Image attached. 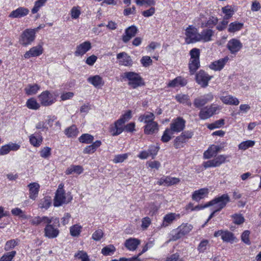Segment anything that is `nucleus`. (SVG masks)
Instances as JSON below:
<instances>
[{
	"label": "nucleus",
	"instance_id": "1",
	"mask_svg": "<svg viewBox=\"0 0 261 261\" xmlns=\"http://www.w3.org/2000/svg\"><path fill=\"white\" fill-rule=\"evenodd\" d=\"M186 127V121L180 117L173 119L170 124V128H166L161 138L164 143L169 142L174 134L182 132Z\"/></svg>",
	"mask_w": 261,
	"mask_h": 261
},
{
	"label": "nucleus",
	"instance_id": "2",
	"mask_svg": "<svg viewBox=\"0 0 261 261\" xmlns=\"http://www.w3.org/2000/svg\"><path fill=\"white\" fill-rule=\"evenodd\" d=\"M72 199V196L70 193L65 194L63 189V185L60 184L56 192L54 205L55 206H60L64 203H69Z\"/></svg>",
	"mask_w": 261,
	"mask_h": 261
},
{
	"label": "nucleus",
	"instance_id": "3",
	"mask_svg": "<svg viewBox=\"0 0 261 261\" xmlns=\"http://www.w3.org/2000/svg\"><path fill=\"white\" fill-rule=\"evenodd\" d=\"M230 201V198L228 194H223L220 196L215 198L204 205V207L213 206L214 209L220 211Z\"/></svg>",
	"mask_w": 261,
	"mask_h": 261
},
{
	"label": "nucleus",
	"instance_id": "4",
	"mask_svg": "<svg viewBox=\"0 0 261 261\" xmlns=\"http://www.w3.org/2000/svg\"><path fill=\"white\" fill-rule=\"evenodd\" d=\"M123 78L127 79L128 82V85L132 88L135 89L139 86L144 85V82L142 78L139 75V74L134 72H126L124 73Z\"/></svg>",
	"mask_w": 261,
	"mask_h": 261
},
{
	"label": "nucleus",
	"instance_id": "5",
	"mask_svg": "<svg viewBox=\"0 0 261 261\" xmlns=\"http://www.w3.org/2000/svg\"><path fill=\"white\" fill-rule=\"evenodd\" d=\"M39 28L36 29H28L24 30L20 36L19 43L23 46L32 44L35 39L36 32Z\"/></svg>",
	"mask_w": 261,
	"mask_h": 261
},
{
	"label": "nucleus",
	"instance_id": "6",
	"mask_svg": "<svg viewBox=\"0 0 261 261\" xmlns=\"http://www.w3.org/2000/svg\"><path fill=\"white\" fill-rule=\"evenodd\" d=\"M222 107L216 104H212L209 106L202 108L199 113V117L201 120H206L217 113V111H220Z\"/></svg>",
	"mask_w": 261,
	"mask_h": 261
},
{
	"label": "nucleus",
	"instance_id": "7",
	"mask_svg": "<svg viewBox=\"0 0 261 261\" xmlns=\"http://www.w3.org/2000/svg\"><path fill=\"white\" fill-rule=\"evenodd\" d=\"M193 132L191 130L183 132L181 134L176 137L174 140V146L176 149L184 147V144L192 138L193 136Z\"/></svg>",
	"mask_w": 261,
	"mask_h": 261
},
{
	"label": "nucleus",
	"instance_id": "8",
	"mask_svg": "<svg viewBox=\"0 0 261 261\" xmlns=\"http://www.w3.org/2000/svg\"><path fill=\"white\" fill-rule=\"evenodd\" d=\"M39 100L43 106H49L56 101V95L53 92L45 91L42 92L38 96Z\"/></svg>",
	"mask_w": 261,
	"mask_h": 261
},
{
	"label": "nucleus",
	"instance_id": "9",
	"mask_svg": "<svg viewBox=\"0 0 261 261\" xmlns=\"http://www.w3.org/2000/svg\"><path fill=\"white\" fill-rule=\"evenodd\" d=\"M186 42L187 44L199 42V33L196 28L189 25L186 30Z\"/></svg>",
	"mask_w": 261,
	"mask_h": 261
},
{
	"label": "nucleus",
	"instance_id": "10",
	"mask_svg": "<svg viewBox=\"0 0 261 261\" xmlns=\"http://www.w3.org/2000/svg\"><path fill=\"white\" fill-rule=\"evenodd\" d=\"M193 226L190 224H182L179 226L175 231V234H173L171 241H176L182 237L189 233L193 229Z\"/></svg>",
	"mask_w": 261,
	"mask_h": 261
},
{
	"label": "nucleus",
	"instance_id": "11",
	"mask_svg": "<svg viewBox=\"0 0 261 261\" xmlns=\"http://www.w3.org/2000/svg\"><path fill=\"white\" fill-rule=\"evenodd\" d=\"M213 99V94L212 93H208L196 98L193 104L196 108H199L211 102Z\"/></svg>",
	"mask_w": 261,
	"mask_h": 261
},
{
	"label": "nucleus",
	"instance_id": "12",
	"mask_svg": "<svg viewBox=\"0 0 261 261\" xmlns=\"http://www.w3.org/2000/svg\"><path fill=\"white\" fill-rule=\"evenodd\" d=\"M227 158H228L227 155H220L213 160L203 162V166L205 168L219 167L225 162Z\"/></svg>",
	"mask_w": 261,
	"mask_h": 261
},
{
	"label": "nucleus",
	"instance_id": "13",
	"mask_svg": "<svg viewBox=\"0 0 261 261\" xmlns=\"http://www.w3.org/2000/svg\"><path fill=\"white\" fill-rule=\"evenodd\" d=\"M226 47L231 54L236 55L243 48V44L240 40L232 38L228 41Z\"/></svg>",
	"mask_w": 261,
	"mask_h": 261
},
{
	"label": "nucleus",
	"instance_id": "14",
	"mask_svg": "<svg viewBox=\"0 0 261 261\" xmlns=\"http://www.w3.org/2000/svg\"><path fill=\"white\" fill-rule=\"evenodd\" d=\"M43 52V43H40L37 46L31 48L29 50L25 52L23 56L25 59H29L31 57L39 56Z\"/></svg>",
	"mask_w": 261,
	"mask_h": 261
},
{
	"label": "nucleus",
	"instance_id": "15",
	"mask_svg": "<svg viewBox=\"0 0 261 261\" xmlns=\"http://www.w3.org/2000/svg\"><path fill=\"white\" fill-rule=\"evenodd\" d=\"M212 76H210L207 73L203 70H200L196 74V82L202 87H206L208 85V82Z\"/></svg>",
	"mask_w": 261,
	"mask_h": 261
},
{
	"label": "nucleus",
	"instance_id": "16",
	"mask_svg": "<svg viewBox=\"0 0 261 261\" xmlns=\"http://www.w3.org/2000/svg\"><path fill=\"white\" fill-rule=\"evenodd\" d=\"M44 236L48 239L57 238L59 234L60 231L55 226L51 223L46 225L44 229Z\"/></svg>",
	"mask_w": 261,
	"mask_h": 261
},
{
	"label": "nucleus",
	"instance_id": "17",
	"mask_svg": "<svg viewBox=\"0 0 261 261\" xmlns=\"http://www.w3.org/2000/svg\"><path fill=\"white\" fill-rule=\"evenodd\" d=\"M91 48L90 41H85L76 47L74 55L76 57L82 56Z\"/></svg>",
	"mask_w": 261,
	"mask_h": 261
},
{
	"label": "nucleus",
	"instance_id": "18",
	"mask_svg": "<svg viewBox=\"0 0 261 261\" xmlns=\"http://www.w3.org/2000/svg\"><path fill=\"white\" fill-rule=\"evenodd\" d=\"M53 217L49 218L47 216H37L30 220V222L33 225H48L53 221Z\"/></svg>",
	"mask_w": 261,
	"mask_h": 261
},
{
	"label": "nucleus",
	"instance_id": "19",
	"mask_svg": "<svg viewBox=\"0 0 261 261\" xmlns=\"http://www.w3.org/2000/svg\"><path fill=\"white\" fill-rule=\"evenodd\" d=\"M117 59L119 61V65L130 66L133 64V61L130 56L125 52L118 54L117 55Z\"/></svg>",
	"mask_w": 261,
	"mask_h": 261
},
{
	"label": "nucleus",
	"instance_id": "20",
	"mask_svg": "<svg viewBox=\"0 0 261 261\" xmlns=\"http://www.w3.org/2000/svg\"><path fill=\"white\" fill-rule=\"evenodd\" d=\"M29 13L28 9L24 7H19L13 10L8 17L11 18H19L27 16Z\"/></svg>",
	"mask_w": 261,
	"mask_h": 261
},
{
	"label": "nucleus",
	"instance_id": "21",
	"mask_svg": "<svg viewBox=\"0 0 261 261\" xmlns=\"http://www.w3.org/2000/svg\"><path fill=\"white\" fill-rule=\"evenodd\" d=\"M20 147L19 144L13 143H9L3 145L0 147V155H5L8 154L11 151H17L20 148Z\"/></svg>",
	"mask_w": 261,
	"mask_h": 261
},
{
	"label": "nucleus",
	"instance_id": "22",
	"mask_svg": "<svg viewBox=\"0 0 261 261\" xmlns=\"http://www.w3.org/2000/svg\"><path fill=\"white\" fill-rule=\"evenodd\" d=\"M120 121H116L114 124L110 125L109 132L113 136H118L121 134L124 130V126L120 123Z\"/></svg>",
	"mask_w": 261,
	"mask_h": 261
},
{
	"label": "nucleus",
	"instance_id": "23",
	"mask_svg": "<svg viewBox=\"0 0 261 261\" xmlns=\"http://www.w3.org/2000/svg\"><path fill=\"white\" fill-rule=\"evenodd\" d=\"M138 29L136 27L132 25L125 30V35L122 36V41L127 43L137 33Z\"/></svg>",
	"mask_w": 261,
	"mask_h": 261
},
{
	"label": "nucleus",
	"instance_id": "24",
	"mask_svg": "<svg viewBox=\"0 0 261 261\" xmlns=\"http://www.w3.org/2000/svg\"><path fill=\"white\" fill-rule=\"evenodd\" d=\"M29 189V197L32 200H35L38 197L40 189V185L37 182H32L28 186Z\"/></svg>",
	"mask_w": 261,
	"mask_h": 261
},
{
	"label": "nucleus",
	"instance_id": "25",
	"mask_svg": "<svg viewBox=\"0 0 261 261\" xmlns=\"http://www.w3.org/2000/svg\"><path fill=\"white\" fill-rule=\"evenodd\" d=\"M229 58L228 57H226L224 58L220 59L218 61L213 62L210 65L209 67L213 70L215 71L221 70L228 62Z\"/></svg>",
	"mask_w": 261,
	"mask_h": 261
},
{
	"label": "nucleus",
	"instance_id": "26",
	"mask_svg": "<svg viewBox=\"0 0 261 261\" xmlns=\"http://www.w3.org/2000/svg\"><path fill=\"white\" fill-rule=\"evenodd\" d=\"M214 34V32L212 30L210 29H204L199 33V42H207L211 41L212 40V38Z\"/></svg>",
	"mask_w": 261,
	"mask_h": 261
},
{
	"label": "nucleus",
	"instance_id": "27",
	"mask_svg": "<svg viewBox=\"0 0 261 261\" xmlns=\"http://www.w3.org/2000/svg\"><path fill=\"white\" fill-rule=\"evenodd\" d=\"M179 218V214L175 213H169L165 215L162 224V226L166 227L172 224L174 220Z\"/></svg>",
	"mask_w": 261,
	"mask_h": 261
},
{
	"label": "nucleus",
	"instance_id": "28",
	"mask_svg": "<svg viewBox=\"0 0 261 261\" xmlns=\"http://www.w3.org/2000/svg\"><path fill=\"white\" fill-rule=\"evenodd\" d=\"M140 244V241L139 239L131 238L126 240L124 246L129 251H134Z\"/></svg>",
	"mask_w": 261,
	"mask_h": 261
},
{
	"label": "nucleus",
	"instance_id": "29",
	"mask_svg": "<svg viewBox=\"0 0 261 261\" xmlns=\"http://www.w3.org/2000/svg\"><path fill=\"white\" fill-rule=\"evenodd\" d=\"M208 193V190L207 188H202L198 190L195 191L192 195L193 200L199 201L204 198Z\"/></svg>",
	"mask_w": 261,
	"mask_h": 261
},
{
	"label": "nucleus",
	"instance_id": "30",
	"mask_svg": "<svg viewBox=\"0 0 261 261\" xmlns=\"http://www.w3.org/2000/svg\"><path fill=\"white\" fill-rule=\"evenodd\" d=\"M29 140L31 145L38 147L42 144L43 138L40 133H35L30 136Z\"/></svg>",
	"mask_w": 261,
	"mask_h": 261
},
{
	"label": "nucleus",
	"instance_id": "31",
	"mask_svg": "<svg viewBox=\"0 0 261 261\" xmlns=\"http://www.w3.org/2000/svg\"><path fill=\"white\" fill-rule=\"evenodd\" d=\"M159 130L158 123L153 121V122L146 124L144 127V133L147 135H152L158 133Z\"/></svg>",
	"mask_w": 261,
	"mask_h": 261
},
{
	"label": "nucleus",
	"instance_id": "32",
	"mask_svg": "<svg viewBox=\"0 0 261 261\" xmlns=\"http://www.w3.org/2000/svg\"><path fill=\"white\" fill-rule=\"evenodd\" d=\"M221 100L226 105L237 106L239 104V100L238 98L232 95L221 96L220 97Z\"/></svg>",
	"mask_w": 261,
	"mask_h": 261
},
{
	"label": "nucleus",
	"instance_id": "33",
	"mask_svg": "<svg viewBox=\"0 0 261 261\" xmlns=\"http://www.w3.org/2000/svg\"><path fill=\"white\" fill-rule=\"evenodd\" d=\"M101 142L100 140H97L92 142V144L87 146L83 150V153L85 154L93 153L96 149L100 146Z\"/></svg>",
	"mask_w": 261,
	"mask_h": 261
},
{
	"label": "nucleus",
	"instance_id": "34",
	"mask_svg": "<svg viewBox=\"0 0 261 261\" xmlns=\"http://www.w3.org/2000/svg\"><path fill=\"white\" fill-rule=\"evenodd\" d=\"M187 84V81L185 78L181 76H178L170 81L168 84V86L170 87H176L179 86L182 87L185 86Z\"/></svg>",
	"mask_w": 261,
	"mask_h": 261
},
{
	"label": "nucleus",
	"instance_id": "35",
	"mask_svg": "<svg viewBox=\"0 0 261 261\" xmlns=\"http://www.w3.org/2000/svg\"><path fill=\"white\" fill-rule=\"evenodd\" d=\"M154 118L155 116L152 113L147 112L144 114L141 115L139 117L138 119L140 122H143L147 124L153 122L154 120Z\"/></svg>",
	"mask_w": 261,
	"mask_h": 261
},
{
	"label": "nucleus",
	"instance_id": "36",
	"mask_svg": "<svg viewBox=\"0 0 261 261\" xmlns=\"http://www.w3.org/2000/svg\"><path fill=\"white\" fill-rule=\"evenodd\" d=\"M221 147L218 145H213L209 147V148L204 152L203 156L205 159H210L214 155H215L216 153L220 150Z\"/></svg>",
	"mask_w": 261,
	"mask_h": 261
},
{
	"label": "nucleus",
	"instance_id": "37",
	"mask_svg": "<svg viewBox=\"0 0 261 261\" xmlns=\"http://www.w3.org/2000/svg\"><path fill=\"white\" fill-rule=\"evenodd\" d=\"M87 80L95 87L101 86L104 84L102 77L98 75L90 76Z\"/></svg>",
	"mask_w": 261,
	"mask_h": 261
},
{
	"label": "nucleus",
	"instance_id": "38",
	"mask_svg": "<svg viewBox=\"0 0 261 261\" xmlns=\"http://www.w3.org/2000/svg\"><path fill=\"white\" fill-rule=\"evenodd\" d=\"M40 88V86L37 84H29L24 88V91L28 95H33L36 94Z\"/></svg>",
	"mask_w": 261,
	"mask_h": 261
},
{
	"label": "nucleus",
	"instance_id": "39",
	"mask_svg": "<svg viewBox=\"0 0 261 261\" xmlns=\"http://www.w3.org/2000/svg\"><path fill=\"white\" fill-rule=\"evenodd\" d=\"M83 171L84 169L81 166L71 165L66 169L65 173L67 175H69L72 173L80 174L83 172Z\"/></svg>",
	"mask_w": 261,
	"mask_h": 261
},
{
	"label": "nucleus",
	"instance_id": "40",
	"mask_svg": "<svg viewBox=\"0 0 261 261\" xmlns=\"http://www.w3.org/2000/svg\"><path fill=\"white\" fill-rule=\"evenodd\" d=\"M236 238L232 232L228 230L224 231L223 236H222V240L223 242L233 243L236 242Z\"/></svg>",
	"mask_w": 261,
	"mask_h": 261
},
{
	"label": "nucleus",
	"instance_id": "41",
	"mask_svg": "<svg viewBox=\"0 0 261 261\" xmlns=\"http://www.w3.org/2000/svg\"><path fill=\"white\" fill-rule=\"evenodd\" d=\"M79 132L75 125H72L67 127L64 131L65 134L68 138L75 137L77 136Z\"/></svg>",
	"mask_w": 261,
	"mask_h": 261
},
{
	"label": "nucleus",
	"instance_id": "42",
	"mask_svg": "<svg viewBox=\"0 0 261 261\" xmlns=\"http://www.w3.org/2000/svg\"><path fill=\"white\" fill-rule=\"evenodd\" d=\"M94 137L89 134H84L79 138V141L84 144H91L93 142Z\"/></svg>",
	"mask_w": 261,
	"mask_h": 261
},
{
	"label": "nucleus",
	"instance_id": "43",
	"mask_svg": "<svg viewBox=\"0 0 261 261\" xmlns=\"http://www.w3.org/2000/svg\"><path fill=\"white\" fill-rule=\"evenodd\" d=\"M175 99L180 103H186L189 106H191V102L190 101L189 96L187 94H177L175 96Z\"/></svg>",
	"mask_w": 261,
	"mask_h": 261
},
{
	"label": "nucleus",
	"instance_id": "44",
	"mask_svg": "<svg viewBox=\"0 0 261 261\" xmlns=\"http://www.w3.org/2000/svg\"><path fill=\"white\" fill-rule=\"evenodd\" d=\"M243 27V23L234 21L229 24L228 31L230 33H234L240 31Z\"/></svg>",
	"mask_w": 261,
	"mask_h": 261
},
{
	"label": "nucleus",
	"instance_id": "45",
	"mask_svg": "<svg viewBox=\"0 0 261 261\" xmlns=\"http://www.w3.org/2000/svg\"><path fill=\"white\" fill-rule=\"evenodd\" d=\"M116 248L113 245H109L101 249V253L105 256H110L114 254Z\"/></svg>",
	"mask_w": 261,
	"mask_h": 261
},
{
	"label": "nucleus",
	"instance_id": "46",
	"mask_svg": "<svg viewBox=\"0 0 261 261\" xmlns=\"http://www.w3.org/2000/svg\"><path fill=\"white\" fill-rule=\"evenodd\" d=\"M26 106L29 109L38 110L40 107V104L34 98L29 99L27 102Z\"/></svg>",
	"mask_w": 261,
	"mask_h": 261
},
{
	"label": "nucleus",
	"instance_id": "47",
	"mask_svg": "<svg viewBox=\"0 0 261 261\" xmlns=\"http://www.w3.org/2000/svg\"><path fill=\"white\" fill-rule=\"evenodd\" d=\"M200 67L199 60H190L189 68L191 74H193Z\"/></svg>",
	"mask_w": 261,
	"mask_h": 261
},
{
	"label": "nucleus",
	"instance_id": "48",
	"mask_svg": "<svg viewBox=\"0 0 261 261\" xmlns=\"http://www.w3.org/2000/svg\"><path fill=\"white\" fill-rule=\"evenodd\" d=\"M222 12L225 14L224 19L228 20L234 14V11L231 7L227 6L222 8Z\"/></svg>",
	"mask_w": 261,
	"mask_h": 261
},
{
	"label": "nucleus",
	"instance_id": "49",
	"mask_svg": "<svg viewBox=\"0 0 261 261\" xmlns=\"http://www.w3.org/2000/svg\"><path fill=\"white\" fill-rule=\"evenodd\" d=\"M51 200L49 197H45L41 199L39 203V206L41 208L47 210L50 205Z\"/></svg>",
	"mask_w": 261,
	"mask_h": 261
},
{
	"label": "nucleus",
	"instance_id": "50",
	"mask_svg": "<svg viewBox=\"0 0 261 261\" xmlns=\"http://www.w3.org/2000/svg\"><path fill=\"white\" fill-rule=\"evenodd\" d=\"M255 144V142L252 140H247L241 142L238 146L239 149L245 150L249 147H253Z\"/></svg>",
	"mask_w": 261,
	"mask_h": 261
},
{
	"label": "nucleus",
	"instance_id": "51",
	"mask_svg": "<svg viewBox=\"0 0 261 261\" xmlns=\"http://www.w3.org/2000/svg\"><path fill=\"white\" fill-rule=\"evenodd\" d=\"M51 149L50 147L46 146L42 148L39 153L41 158L44 159H48L51 155Z\"/></svg>",
	"mask_w": 261,
	"mask_h": 261
},
{
	"label": "nucleus",
	"instance_id": "52",
	"mask_svg": "<svg viewBox=\"0 0 261 261\" xmlns=\"http://www.w3.org/2000/svg\"><path fill=\"white\" fill-rule=\"evenodd\" d=\"M129 154V153H124V154L115 155L113 160V162L116 164L119 163H122L126 159H127Z\"/></svg>",
	"mask_w": 261,
	"mask_h": 261
},
{
	"label": "nucleus",
	"instance_id": "53",
	"mask_svg": "<svg viewBox=\"0 0 261 261\" xmlns=\"http://www.w3.org/2000/svg\"><path fill=\"white\" fill-rule=\"evenodd\" d=\"M218 22V19L216 17H212L210 18L205 23H202L201 24V28H210L213 25H216Z\"/></svg>",
	"mask_w": 261,
	"mask_h": 261
},
{
	"label": "nucleus",
	"instance_id": "54",
	"mask_svg": "<svg viewBox=\"0 0 261 261\" xmlns=\"http://www.w3.org/2000/svg\"><path fill=\"white\" fill-rule=\"evenodd\" d=\"M82 227L79 225L75 224L70 228V233L73 237H77L80 234Z\"/></svg>",
	"mask_w": 261,
	"mask_h": 261
},
{
	"label": "nucleus",
	"instance_id": "55",
	"mask_svg": "<svg viewBox=\"0 0 261 261\" xmlns=\"http://www.w3.org/2000/svg\"><path fill=\"white\" fill-rule=\"evenodd\" d=\"M47 0H38L35 3L34 7L32 10V12L33 14L36 13L40 9V8L43 6Z\"/></svg>",
	"mask_w": 261,
	"mask_h": 261
},
{
	"label": "nucleus",
	"instance_id": "56",
	"mask_svg": "<svg viewBox=\"0 0 261 261\" xmlns=\"http://www.w3.org/2000/svg\"><path fill=\"white\" fill-rule=\"evenodd\" d=\"M165 186H166L176 185L180 181V179L178 178L172 177H170V176H165Z\"/></svg>",
	"mask_w": 261,
	"mask_h": 261
},
{
	"label": "nucleus",
	"instance_id": "57",
	"mask_svg": "<svg viewBox=\"0 0 261 261\" xmlns=\"http://www.w3.org/2000/svg\"><path fill=\"white\" fill-rule=\"evenodd\" d=\"M16 253L15 251L7 252L1 257L0 261H11Z\"/></svg>",
	"mask_w": 261,
	"mask_h": 261
},
{
	"label": "nucleus",
	"instance_id": "58",
	"mask_svg": "<svg viewBox=\"0 0 261 261\" xmlns=\"http://www.w3.org/2000/svg\"><path fill=\"white\" fill-rule=\"evenodd\" d=\"M191 58L190 60H199L200 50L196 48L192 49L190 51Z\"/></svg>",
	"mask_w": 261,
	"mask_h": 261
},
{
	"label": "nucleus",
	"instance_id": "59",
	"mask_svg": "<svg viewBox=\"0 0 261 261\" xmlns=\"http://www.w3.org/2000/svg\"><path fill=\"white\" fill-rule=\"evenodd\" d=\"M140 62L143 66L147 67L152 64V61L150 57L146 56L141 58Z\"/></svg>",
	"mask_w": 261,
	"mask_h": 261
},
{
	"label": "nucleus",
	"instance_id": "60",
	"mask_svg": "<svg viewBox=\"0 0 261 261\" xmlns=\"http://www.w3.org/2000/svg\"><path fill=\"white\" fill-rule=\"evenodd\" d=\"M234 223L240 225L244 222V218L241 214H236L232 216Z\"/></svg>",
	"mask_w": 261,
	"mask_h": 261
},
{
	"label": "nucleus",
	"instance_id": "61",
	"mask_svg": "<svg viewBox=\"0 0 261 261\" xmlns=\"http://www.w3.org/2000/svg\"><path fill=\"white\" fill-rule=\"evenodd\" d=\"M71 17L72 19H77L81 14V10L79 7H73L70 11Z\"/></svg>",
	"mask_w": 261,
	"mask_h": 261
},
{
	"label": "nucleus",
	"instance_id": "62",
	"mask_svg": "<svg viewBox=\"0 0 261 261\" xmlns=\"http://www.w3.org/2000/svg\"><path fill=\"white\" fill-rule=\"evenodd\" d=\"M103 236V232L101 229H97L92 234V239L96 241H98Z\"/></svg>",
	"mask_w": 261,
	"mask_h": 261
},
{
	"label": "nucleus",
	"instance_id": "63",
	"mask_svg": "<svg viewBox=\"0 0 261 261\" xmlns=\"http://www.w3.org/2000/svg\"><path fill=\"white\" fill-rule=\"evenodd\" d=\"M18 244V242L15 240H11L6 242L5 246V250L6 251L10 250L14 248Z\"/></svg>",
	"mask_w": 261,
	"mask_h": 261
},
{
	"label": "nucleus",
	"instance_id": "64",
	"mask_svg": "<svg viewBox=\"0 0 261 261\" xmlns=\"http://www.w3.org/2000/svg\"><path fill=\"white\" fill-rule=\"evenodd\" d=\"M209 241L207 240H203L199 243L197 249L199 252H203L206 249Z\"/></svg>",
	"mask_w": 261,
	"mask_h": 261
}]
</instances>
